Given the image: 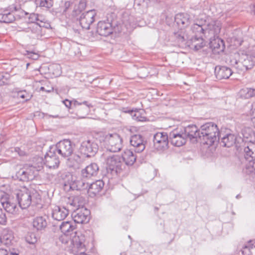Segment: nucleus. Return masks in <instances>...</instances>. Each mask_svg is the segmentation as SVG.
Masks as SVG:
<instances>
[{
  "instance_id": "c03bdc74",
  "label": "nucleus",
  "mask_w": 255,
  "mask_h": 255,
  "mask_svg": "<svg viewBox=\"0 0 255 255\" xmlns=\"http://www.w3.org/2000/svg\"><path fill=\"white\" fill-rule=\"evenodd\" d=\"M75 184H76V187H74V188H76V190H88L89 186L88 183H86L83 180H77Z\"/></svg>"
},
{
  "instance_id": "a211bd4d",
  "label": "nucleus",
  "mask_w": 255,
  "mask_h": 255,
  "mask_svg": "<svg viewBox=\"0 0 255 255\" xmlns=\"http://www.w3.org/2000/svg\"><path fill=\"white\" fill-rule=\"evenodd\" d=\"M145 142L142 136L140 134H134L130 137V144L135 148L136 152H141L145 149Z\"/></svg>"
},
{
  "instance_id": "de8ad7c7",
  "label": "nucleus",
  "mask_w": 255,
  "mask_h": 255,
  "mask_svg": "<svg viewBox=\"0 0 255 255\" xmlns=\"http://www.w3.org/2000/svg\"><path fill=\"white\" fill-rule=\"evenodd\" d=\"M177 42L179 43H182L185 41L186 39H188L187 35H184L182 32H177L175 34Z\"/></svg>"
},
{
  "instance_id": "e2e57ef3",
  "label": "nucleus",
  "mask_w": 255,
  "mask_h": 255,
  "mask_svg": "<svg viewBox=\"0 0 255 255\" xmlns=\"http://www.w3.org/2000/svg\"><path fill=\"white\" fill-rule=\"evenodd\" d=\"M241 197V195L240 194H238L236 196V198L239 199Z\"/></svg>"
},
{
  "instance_id": "7c9ffc66",
  "label": "nucleus",
  "mask_w": 255,
  "mask_h": 255,
  "mask_svg": "<svg viewBox=\"0 0 255 255\" xmlns=\"http://www.w3.org/2000/svg\"><path fill=\"white\" fill-rule=\"evenodd\" d=\"M32 226L37 231H42L47 226V222L45 218L42 216L37 217L33 219Z\"/></svg>"
},
{
  "instance_id": "680f3d73",
  "label": "nucleus",
  "mask_w": 255,
  "mask_h": 255,
  "mask_svg": "<svg viewBox=\"0 0 255 255\" xmlns=\"http://www.w3.org/2000/svg\"><path fill=\"white\" fill-rule=\"evenodd\" d=\"M40 89L41 91H45V88L43 87H41Z\"/></svg>"
},
{
  "instance_id": "4468645a",
  "label": "nucleus",
  "mask_w": 255,
  "mask_h": 255,
  "mask_svg": "<svg viewBox=\"0 0 255 255\" xmlns=\"http://www.w3.org/2000/svg\"><path fill=\"white\" fill-rule=\"evenodd\" d=\"M221 27L222 23L220 21L218 20L211 21L205 26L206 38L211 40L212 38L218 37Z\"/></svg>"
},
{
  "instance_id": "5fc2aeb1",
  "label": "nucleus",
  "mask_w": 255,
  "mask_h": 255,
  "mask_svg": "<svg viewBox=\"0 0 255 255\" xmlns=\"http://www.w3.org/2000/svg\"><path fill=\"white\" fill-rule=\"evenodd\" d=\"M63 103L64 104L65 106L68 108H71L73 109V101H69L67 99H66L65 100L63 101Z\"/></svg>"
},
{
  "instance_id": "b1692460",
  "label": "nucleus",
  "mask_w": 255,
  "mask_h": 255,
  "mask_svg": "<svg viewBox=\"0 0 255 255\" xmlns=\"http://www.w3.org/2000/svg\"><path fill=\"white\" fill-rule=\"evenodd\" d=\"M49 26H50V25L48 23L45 22L43 20H40V23L32 24L28 28L34 34V38H38L42 35V27L48 28Z\"/></svg>"
},
{
  "instance_id": "7ed1b4c3",
  "label": "nucleus",
  "mask_w": 255,
  "mask_h": 255,
  "mask_svg": "<svg viewBox=\"0 0 255 255\" xmlns=\"http://www.w3.org/2000/svg\"><path fill=\"white\" fill-rule=\"evenodd\" d=\"M17 204L22 209L28 208L32 203L37 204L41 201L40 195L34 190H24L19 191L16 194Z\"/></svg>"
},
{
  "instance_id": "4d7b16f0",
  "label": "nucleus",
  "mask_w": 255,
  "mask_h": 255,
  "mask_svg": "<svg viewBox=\"0 0 255 255\" xmlns=\"http://www.w3.org/2000/svg\"><path fill=\"white\" fill-rule=\"evenodd\" d=\"M15 151L17 152L20 156H23L25 155V152L21 150L19 147H16L14 149Z\"/></svg>"
},
{
  "instance_id": "473e14b6",
  "label": "nucleus",
  "mask_w": 255,
  "mask_h": 255,
  "mask_svg": "<svg viewBox=\"0 0 255 255\" xmlns=\"http://www.w3.org/2000/svg\"><path fill=\"white\" fill-rule=\"evenodd\" d=\"M136 157L130 150H126L123 153L122 160H124L128 165H132L135 162Z\"/></svg>"
},
{
  "instance_id": "20e7f679",
  "label": "nucleus",
  "mask_w": 255,
  "mask_h": 255,
  "mask_svg": "<svg viewBox=\"0 0 255 255\" xmlns=\"http://www.w3.org/2000/svg\"><path fill=\"white\" fill-rule=\"evenodd\" d=\"M99 140L101 142H103L107 150L111 152H118L122 148V139L116 133L107 134L102 133Z\"/></svg>"
},
{
  "instance_id": "423d86ee",
  "label": "nucleus",
  "mask_w": 255,
  "mask_h": 255,
  "mask_svg": "<svg viewBox=\"0 0 255 255\" xmlns=\"http://www.w3.org/2000/svg\"><path fill=\"white\" fill-rule=\"evenodd\" d=\"M245 157L247 161L244 172L248 174H255V144L251 143L244 148Z\"/></svg>"
},
{
  "instance_id": "3c124183",
  "label": "nucleus",
  "mask_w": 255,
  "mask_h": 255,
  "mask_svg": "<svg viewBox=\"0 0 255 255\" xmlns=\"http://www.w3.org/2000/svg\"><path fill=\"white\" fill-rule=\"evenodd\" d=\"M0 255H18V254L15 251L8 252L6 249H0Z\"/></svg>"
},
{
  "instance_id": "864d4df0",
  "label": "nucleus",
  "mask_w": 255,
  "mask_h": 255,
  "mask_svg": "<svg viewBox=\"0 0 255 255\" xmlns=\"http://www.w3.org/2000/svg\"><path fill=\"white\" fill-rule=\"evenodd\" d=\"M26 52L27 57L29 58L32 59L33 60H37L39 58V55L36 53L29 51H26Z\"/></svg>"
},
{
  "instance_id": "13d9d810",
  "label": "nucleus",
  "mask_w": 255,
  "mask_h": 255,
  "mask_svg": "<svg viewBox=\"0 0 255 255\" xmlns=\"http://www.w3.org/2000/svg\"><path fill=\"white\" fill-rule=\"evenodd\" d=\"M251 112L252 116L255 118V102L252 105Z\"/></svg>"
},
{
  "instance_id": "052dcab7",
  "label": "nucleus",
  "mask_w": 255,
  "mask_h": 255,
  "mask_svg": "<svg viewBox=\"0 0 255 255\" xmlns=\"http://www.w3.org/2000/svg\"><path fill=\"white\" fill-rule=\"evenodd\" d=\"M70 2H69V1L66 2H65V6L66 7V8H67L68 6H70Z\"/></svg>"
},
{
  "instance_id": "f8f14e48",
  "label": "nucleus",
  "mask_w": 255,
  "mask_h": 255,
  "mask_svg": "<svg viewBox=\"0 0 255 255\" xmlns=\"http://www.w3.org/2000/svg\"><path fill=\"white\" fill-rule=\"evenodd\" d=\"M93 106L88 102L80 103L77 100H73V109L76 115L80 118H84L90 112V108Z\"/></svg>"
},
{
  "instance_id": "e433bc0d",
  "label": "nucleus",
  "mask_w": 255,
  "mask_h": 255,
  "mask_svg": "<svg viewBox=\"0 0 255 255\" xmlns=\"http://www.w3.org/2000/svg\"><path fill=\"white\" fill-rule=\"evenodd\" d=\"M242 133L244 138L250 142L249 145L251 143L254 144L253 141L255 140V135L251 128H244L242 130Z\"/></svg>"
},
{
  "instance_id": "4be33fe9",
  "label": "nucleus",
  "mask_w": 255,
  "mask_h": 255,
  "mask_svg": "<svg viewBox=\"0 0 255 255\" xmlns=\"http://www.w3.org/2000/svg\"><path fill=\"white\" fill-rule=\"evenodd\" d=\"M73 250H77V252H85V237L82 234L75 236L72 240Z\"/></svg>"
},
{
  "instance_id": "603ef678",
  "label": "nucleus",
  "mask_w": 255,
  "mask_h": 255,
  "mask_svg": "<svg viewBox=\"0 0 255 255\" xmlns=\"http://www.w3.org/2000/svg\"><path fill=\"white\" fill-rule=\"evenodd\" d=\"M18 96L20 98L25 99V101L29 100L31 96L28 94L25 91H20L18 93Z\"/></svg>"
},
{
  "instance_id": "393cba45",
  "label": "nucleus",
  "mask_w": 255,
  "mask_h": 255,
  "mask_svg": "<svg viewBox=\"0 0 255 255\" xmlns=\"http://www.w3.org/2000/svg\"><path fill=\"white\" fill-rule=\"evenodd\" d=\"M183 133L186 138L192 139L197 137L199 138L200 131L196 125H191L184 128V132Z\"/></svg>"
},
{
  "instance_id": "2f4dec72",
  "label": "nucleus",
  "mask_w": 255,
  "mask_h": 255,
  "mask_svg": "<svg viewBox=\"0 0 255 255\" xmlns=\"http://www.w3.org/2000/svg\"><path fill=\"white\" fill-rule=\"evenodd\" d=\"M68 200V204L70 206L75 207L77 209H79L83 207L85 203L84 198L81 196L72 197L71 198H69Z\"/></svg>"
},
{
  "instance_id": "8fccbe9b",
  "label": "nucleus",
  "mask_w": 255,
  "mask_h": 255,
  "mask_svg": "<svg viewBox=\"0 0 255 255\" xmlns=\"http://www.w3.org/2000/svg\"><path fill=\"white\" fill-rule=\"evenodd\" d=\"M7 221V218L5 211L0 208V224L5 225Z\"/></svg>"
},
{
  "instance_id": "6e6552de",
  "label": "nucleus",
  "mask_w": 255,
  "mask_h": 255,
  "mask_svg": "<svg viewBox=\"0 0 255 255\" xmlns=\"http://www.w3.org/2000/svg\"><path fill=\"white\" fill-rule=\"evenodd\" d=\"M56 153L63 157H67L72 155L75 144L69 139H65L59 141L55 146H51Z\"/></svg>"
},
{
  "instance_id": "9b49d317",
  "label": "nucleus",
  "mask_w": 255,
  "mask_h": 255,
  "mask_svg": "<svg viewBox=\"0 0 255 255\" xmlns=\"http://www.w3.org/2000/svg\"><path fill=\"white\" fill-rule=\"evenodd\" d=\"M38 170L33 166H25L20 169L16 173V176L22 181L33 180L37 174Z\"/></svg>"
},
{
  "instance_id": "5701e85b",
  "label": "nucleus",
  "mask_w": 255,
  "mask_h": 255,
  "mask_svg": "<svg viewBox=\"0 0 255 255\" xmlns=\"http://www.w3.org/2000/svg\"><path fill=\"white\" fill-rule=\"evenodd\" d=\"M175 21L181 28L188 26L191 22V17L186 13H179L175 16Z\"/></svg>"
},
{
  "instance_id": "79ce46f5",
  "label": "nucleus",
  "mask_w": 255,
  "mask_h": 255,
  "mask_svg": "<svg viewBox=\"0 0 255 255\" xmlns=\"http://www.w3.org/2000/svg\"><path fill=\"white\" fill-rule=\"evenodd\" d=\"M26 242L29 244L34 245L37 243L38 237L34 233L29 232L25 237Z\"/></svg>"
},
{
  "instance_id": "a18cd8bd",
  "label": "nucleus",
  "mask_w": 255,
  "mask_h": 255,
  "mask_svg": "<svg viewBox=\"0 0 255 255\" xmlns=\"http://www.w3.org/2000/svg\"><path fill=\"white\" fill-rule=\"evenodd\" d=\"M53 0H40L39 5L41 7L49 8L53 6Z\"/></svg>"
},
{
  "instance_id": "72a5a7b5",
  "label": "nucleus",
  "mask_w": 255,
  "mask_h": 255,
  "mask_svg": "<svg viewBox=\"0 0 255 255\" xmlns=\"http://www.w3.org/2000/svg\"><path fill=\"white\" fill-rule=\"evenodd\" d=\"M75 225L71 222H63L60 226V229L62 233L68 236L75 229Z\"/></svg>"
},
{
  "instance_id": "6e6d98bb",
  "label": "nucleus",
  "mask_w": 255,
  "mask_h": 255,
  "mask_svg": "<svg viewBox=\"0 0 255 255\" xmlns=\"http://www.w3.org/2000/svg\"><path fill=\"white\" fill-rule=\"evenodd\" d=\"M58 176L62 179H64L67 176H69L70 175L68 172L66 171H60L58 173Z\"/></svg>"
},
{
  "instance_id": "a878e982",
  "label": "nucleus",
  "mask_w": 255,
  "mask_h": 255,
  "mask_svg": "<svg viewBox=\"0 0 255 255\" xmlns=\"http://www.w3.org/2000/svg\"><path fill=\"white\" fill-rule=\"evenodd\" d=\"M215 73L218 80L227 79L232 75V71L230 68L226 66L218 68L216 67L215 69Z\"/></svg>"
},
{
  "instance_id": "dca6fc26",
  "label": "nucleus",
  "mask_w": 255,
  "mask_h": 255,
  "mask_svg": "<svg viewBox=\"0 0 255 255\" xmlns=\"http://www.w3.org/2000/svg\"><path fill=\"white\" fill-rule=\"evenodd\" d=\"M96 12L95 10H90L84 12L80 16L79 23L83 29H89L90 25L94 21Z\"/></svg>"
},
{
  "instance_id": "cd10ccee",
  "label": "nucleus",
  "mask_w": 255,
  "mask_h": 255,
  "mask_svg": "<svg viewBox=\"0 0 255 255\" xmlns=\"http://www.w3.org/2000/svg\"><path fill=\"white\" fill-rule=\"evenodd\" d=\"M214 38L210 42V47L212 48L213 50L218 53L224 51L225 48L224 41L218 37Z\"/></svg>"
},
{
  "instance_id": "58836bf2",
  "label": "nucleus",
  "mask_w": 255,
  "mask_h": 255,
  "mask_svg": "<svg viewBox=\"0 0 255 255\" xmlns=\"http://www.w3.org/2000/svg\"><path fill=\"white\" fill-rule=\"evenodd\" d=\"M20 14L22 16H26V17L28 18V22L31 23V24L35 23H40L41 19H39V17L38 14L32 13L28 14L24 11L21 10Z\"/></svg>"
},
{
  "instance_id": "69168bd1",
  "label": "nucleus",
  "mask_w": 255,
  "mask_h": 255,
  "mask_svg": "<svg viewBox=\"0 0 255 255\" xmlns=\"http://www.w3.org/2000/svg\"><path fill=\"white\" fill-rule=\"evenodd\" d=\"M121 255H127V254L126 253H123L121 254Z\"/></svg>"
},
{
  "instance_id": "49530a36",
  "label": "nucleus",
  "mask_w": 255,
  "mask_h": 255,
  "mask_svg": "<svg viewBox=\"0 0 255 255\" xmlns=\"http://www.w3.org/2000/svg\"><path fill=\"white\" fill-rule=\"evenodd\" d=\"M9 79V75L7 73L0 74V86L6 84Z\"/></svg>"
},
{
  "instance_id": "338daca9",
  "label": "nucleus",
  "mask_w": 255,
  "mask_h": 255,
  "mask_svg": "<svg viewBox=\"0 0 255 255\" xmlns=\"http://www.w3.org/2000/svg\"><path fill=\"white\" fill-rule=\"evenodd\" d=\"M80 5H82V7H83L84 4H83V3H80V4H79V6H80Z\"/></svg>"
},
{
  "instance_id": "774afa93",
  "label": "nucleus",
  "mask_w": 255,
  "mask_h": 255,
  "mask_svg": "<svg viewBox=\"0 0 255 255\" xmlns=\"http://www.w3.org/2000/svg\"><path fill=\"white\" fill-rule=\"evenodd\" d=\"M254 13H255V6H254Z\"/></svg>"
},
{
  "instance_id": "4c0bfd02",
  "label": "nucleus",
  "mask_w": 255,
  "mask_h": 255,
  "mask_svg": "<svg viewBox=\"0 0 255 255\" xmlns=\"http://www.w3.org/2000/svg\"><path fill=\"white\" fill-rule=\"evenodd\" d=\"M133 120L137 122H144L146 121V117L145 116V112L143 110L128 111Z\"/></svg>"
},
{
  "instance_id": "f257e3e1",
  "label": "nucleus",
  "mask_w": 255,
  "mask_h": 255,
  "mask_svg": "<svg viewBox=\"0 0 255 255\" xmlns=\"http://www.w3.org/2000/svg\"><path fill=\"white\" fill-rule=\"evenodd\" d=\"M230 63L239 71L250 69L255 64V54L250 55L243 51L236 52L231 55Z\"/></svg>"
},
{
  "instance_id": "9d476101",
  "label": "nucleus",
  "mask_w": 255,
  "mask_h": 255,
  "mask_svg": "<svg viewBox=\"0 0 255 255\" xmlns=\"http://www.w3.org/2000/svg\"><path fill=\"white\" fill-rule=\"evenodd\" d=\"M99 145L95 140L83 141L79 148L80 153L87 157L94 156L98 152Z\"/></svg>"
},
{
  "instance_id": "f03ea898",
  "label": "nucleus",
  "mask_w": 255,
  "mask_h": 255,
  "mask_svg": "<svg viewBox=\"0 0 255 255\" xmlns=\"http://www.w3.org/2000/svg\"><path fill=\"white\" fill-rule=\"evenodd\" d=\"M200 131L199 139L203 144L208 146L212 145L221 137L217 125L213 123H207L201 126Z\"/></svg>"
},
{
  "instance_id": "39448f33",
  "label": "nucleus",
  "mask_w": 255,
  "mask_h": 255,
  "mask_svg": "<svg viewBox=\"0 0 255 255\" xmlns=\"http://www.w3.org/2000/svg\"><path fill=\"white\" fill-rule=\"evenodd\" d=\"M0 202L5 211L15 214L18 211L17 201L15 196L3 192L0 195Z\"/></svg>"
},
{
  "instance_id": "bb28decb",
  "label": "nucleus",
  "mask_w": 255,
  "mask_h": 255,
  "mask_svg": "<svg viewBox=\"0 0 255 255\" xmlns=\"http://www.w3.org/2000/svg\"><path fill=\"white\" fill-rule=\"evenodd\" d=\"M206 25L194 23L191 27V30L193 34L192 37L206 38Z\"/></svg>"
},
{
  "instance_id": "f704fd0d",
  "label": "nucleus",
  "mask_w": 255,
  "mask_h": 255,
  "mask_svg": "<svg viewBox=\"0 0 255 255\" xmlns=\"http://www.w3.org/2000/svg\"><path fill=\"white\" fill-rule=\"evenodd\" d=\"M236 140L234 134L229 133L221 137V144L224 147H230L235 143Z\"/></svg>"
},
{
  "instance_id": "ddd939ff",
  "label": "nucleus",
  "mask_w": 255,
  "mask_h": 255,
  "mask_svg": "<svg viewBox=\"0 0 255 255\" xmlns=\"http://www.w3.org/2000/svg\"><path fill=\"white\" fill-rule=\"evenodd\" d=\"M55 151L50 147L48 152L45 154L44 159H43L40 158L39 159L43 161L45 166L48 168L56 169L59 166L60 163L59 159Z\"/></svg>"
},
{
  "instance_id": "0e129e2a",
  "label": "nucleus",
  "mask_w": 255,
  "mask_h": 255,
  "mask_svg": "<svg viewBox=\"0 0 255 255\" xmlns=\"http://www.w3.org/2000/svg\"><path fill=\"white\" fill-rule=\"evenodd\" d=\"M51 117H52L53 118H57L58 117V116L57 115H56V116H52Z\"/></svg>"
},
{
  "instance_id": "ea45409f",
  "label": "nucleus",
  "mask_w": 255,
  "mask_h": 255,
  "mask_svg": "<svg viewBox=\"0 0 255 255\" xmlns=\"http://www.w3.org/2000/svg\"><path fill=\"white\" fill-rule=\"evenodd\" d=\"M14 16L12 13L6 12L0 13V22L3 23H10L14 20Z\"/></svg>"
},
{
  "instance_id": "bf43d9fd",
  "label": "nucleus",
  "mask_w": 255,
  "mask_h": 255,
  "mask_svg": "<svg viewBox=\"0 0 255 255\" xmlns=\"http://www.w3.org/2000/svg\"><path fill=\"white\" fill-rule=\"evenodd\" d=\"M81 10H77V9H74L73 11V15L74 16H77L78 13H80Z\"/></svg>"
},
{
  "instance_id": "37998d69",
  "label": "nucleus",
  "mask_w": 255,
  "mask_h": 255,
  "mask_svg": "<svg viewBox=\"0 0 255 255\" xmlns=\"http://www.w3.org/2000/svg\"><path fill=\"white\" fill-rule=\"evenodd\" d=\"M242 96L248 99L255 96V89L246 88L241 91Z\"/></svg>"
},
{
  "instance_id": "412c9836",
  "label": "nucleus",
  "mask_w": 255,
  "mask_h": 255,
  "mask_svg": "<svg viewBox=\"0 0 255 255\" xmlns=\"http://www.w3.org/2000/svg\"><path fill=\"white\" fill-rule=\"evenodd\" d=\"M169 141L172 145L179 147L186 143V137L183 132L180 133L172 132L169 134Z\"/></svg>"
},
{
  "instance_id": "c756f323",
  "label": "nucleus",
  "mask_w": 255,
  "mask_h": 255,
  "mask_svg": "<svg viewBox=\"0 0 255 255\" xmlns=\"http://www.w3.org/2000/svg\"><path fill=\"white\" fill-rule=\"evenodd\" d=\"M83 162V159L78 154H73L68 159L67 165L74 169H78Z\"/></svg>"
},
{
  "instance_id": "1a4fd4ad",
  "label": "nucleus",
  "mask_w": 255,
  "mask_h": 255,
  "mask_svg": "<svg viewBox=\"0 0 255 255\" xmlns=\"http://www.w3.org/2000/svg\"><path fill=\"white\" fill-rule=\"evenodd\" d=\"M169 140L166 132H158L153 136V148L157 151H163L168 148Z\"/></svg>"
},
{
  "instance_id": "6ab92c4d",
  "label": "nucleus",
  "mask_w": 255,
  "mask_h": 255,
  "mask_svg": "<svg viewBox=\"0 0 255 255\" xmlns=\"http://www.w3.org/2000/svg\"><path fill=\"white\" fill-rule=\"evenodd\" d=\"M51 209L52 217L55 220L62 221L69 214V210L64 207L54 205Z\"/></svg>"
},
{
  "instance_id": "a19ab883",
  "label": "nucleus",
  "mask_w": 255,
  "mask_h": 255,
  "mask_svg": "<svg viewBox=\"0 0 255 255\" xmlns=\"http://www.w3.org/2000/svg\"><path fill=\"white\" fill-rule=\"evenodd\" d=\"M243 255H255V245L248 243L242 249Z\"/></svg>"
},
{
  "instance_id": "2eb2a0df",
  "label": "nucleus",
  "mask_w": 255,
  "mask_h": 255,
  "mask_svg": "<svg viewBox=\"0 0 255 255\" xmlns=\"http://www.w3.org/2000/svg\"><path fill=\"white\" fill-rule=\"evenodd\" d=\"M90 211L82 207L76 209L72 214V218L75 223L83 224L87 223L89 220Z\"/></svg>"
},
{
  "instance_id": "09e8293b",
  "label": "nucleus",
  "mask_w": 255,
  "mask_h": 255,
  "mask_svg": "<svg viewBox=\"0 0 255 255\" xmlns=\"http://www.w3.org/2000/svg\"><path fill=\"white\" fill-rule=\"evenodd\" d=\"M2 242L6 246H9L13 241V237L11 236L4 235L3 237Z\"/></svg>"
},
{
  "instance_id": "f3484780",
  "label": "nucleus",
  "mask_w": 255,
  "mask_h": 255,
  "mask_svg": "<svg viewBox=\"0 0 255 255\" xmlns=\"http://www.w3.org/2000/svg\"><path fill=\"white\" fill-rule=\"evenodd\" d=\"M113 28L111 23L105 21H99L97 27V32L100 35L108 36L113 33Z\"/></svg>"
},
{
  "instance_id": "c9c22d12",
  "label": "nucleus",
  "mask_w": 255,
  "mask_h": 255,
  "mask_svg": "<svg viewBox=\"0 0 255 255\" xmlns=\"http://www.w3.org/2000/svg\"><path fill=\"white\" fill-rule=\"evenodd\" d=\"M190 47L195 51H198L205 45L203 38L192 37L190 39Z\"/></svg>"
},
{
  "instance_id": "0eeeda50",
  "label": "nucleus",
  "mask_w": 255,
  "mask_h": 255,
  "mask_svg": "<svg viewBox=\"0 0 255 255\" xmlns=\"http://www.w3.org/2000/svg\"><path fill=\"white\" fill-rule=\"evenodd\" d=\"M124 164L122 157L117 155L109 156L106 159V170L108 173L118 175L123 170Z\"/></svg>"
},
{
  "instance_id": "aec40b11",
  "label": "nucleus",
  "mask_w": 255,
  "mask_h": 255,
  "mask_svg": "<svg viewBox=\"0 0 255 255\" xmlns=\"http://www.w3.org/2000/svg\"><path fill=\"white\" fill-rule=\"evenodd\" d=\"M99 170V167L98 164L96 163H91L81 170V176L83 178H90L96 176Z\"/></svg>"
},
{
  "instance_id": "c85d7f7f",
  "label": "nucleus",
  "mask_w": 255,
  "mask_h": 255,
  "mask_svg": "<svg viewBox=\"0 0 255 255\" xmlns=\"http://www.w3.org/2000/svg\"><path fill=\"white\" fill-rule=\"evenodd\" d=\"M104 186V182L103 180H97L89 185L88 192L91 194L96 195L101 191Z\"/></svg>"
}]
</instances>
